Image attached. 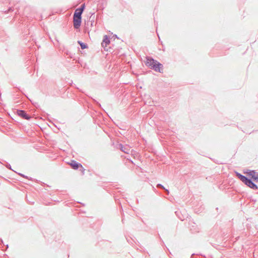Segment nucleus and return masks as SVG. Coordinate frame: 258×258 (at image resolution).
<instances>
[{
	"mask_svg": "<svg viewBox=\"0 0 258 258\" xmlns=\"http://www.w3.org/2000/svg\"><path fill=\"white\" fill-rule=\"evenodd\" d=\"M146 64L156 72L162 73L163 71L162 64L152 58H147Z\"/></svg>",
	"mask_w": 258,
	"mask_h": 258,
	"instance_id": "nucleus-1",
	"label": "nucleus"
},
{
	"mask_svg": "<svg viewBox=\"0 0 258 258\" xmlns=\"http://www.w3.org/2000/svg\"><path fill=\"white\" fill-rule=\"evenodd\" d=\"M236 174L238 177L246 185H247L248 186L252 189L257 188V186L254 183H253L250 179H248L247 177L240 174L239 173L236 172Z\"/></svg>",
	"mask_w": 258,
	"mask_h": 258,
	"instance_id": "nucleus-2",
	"label": "nucleus"
},
{
	"mask_svg": "<svg viewBox=\"0 0 258 258\" xmlns=\"http://www.w3.org/2000/svg\"><path fill=\"white\" fill-rule=\"evenodd\" d=\"M244 173L250 177L254 181L258 182V172L254 170L247 169L244 171Z\"/></svg>",
	"mask_w": 258,
	"mask_h": 258,
	"instance_id": "nucleus-3",
	"label": "nucleus"
},
{
	"mask_svg": "<svg viewBox=\"0 0 258 258\" xmlns=\"http://www.w3.org/2000/svg\"><path fill=\"white\" fill-rule=\"evenodd\" d=\"M69 164L74 169H77L80 167L82 168V172L83 173H84L85 169L82 167V165L76 161L72 160L69 163Z\"/></svg>",
	"mask_w": 258,
	"mask_h": 258,
	"instance_id": "nucleus-4",
	"label": "nucleus"
},
{
	"mask_svg": "<svg viewBox=\"0 0 258 258\" xmlns=\"http://www.w3.org/2000/svg\"><path fill=\"white\" fill-rule=\"evenodd\" d=\"M85 5L83 4L81 6V7L78 9H77L75 10V13L74 14V17L77 18H81L82 14L84 10Z\"/></svg>",
	"mask_w": 258,
	"mask_h": 258,
	"instance_id": "nucleus-5",
	"label": "nucleus"
},
{
	"mask_svg": "<svg viewBox=\"0 0 258 258\" xmlns=\"http://www.w3.org/2000/svg\"><path fill=\"white\" fill-rule=\"evenodd\" d=\"M81 24V18L73 17V24L75 28L78 29L80 27Z\"/></svg>",
	"mask_w": 258,
	"mask_h": 258,
	"instance_id": "nucleus-6",
	"label": "nucleus"
},
{
	"mask_svg": "<svg viewBox=\"0 0 258 258\" xmlns=\"http://www.w3.org/2000/svg\"><path fill=\"white\" fill-rule=\"evenodd\" d=\"M110 43V40L107 36L104 37L102 45L103 47L105 48Z\"/></svg>",
	"mask_w": 258,
	"mask_h": 258,
	"instance_id": "nucleus-7",
	"label": "nucleus"
},
{
	"mask_svg": "<svg viewBox=\"0 0 258 258\" xmlns=\"http://www.w3.org/2000/svg\"><path fill=\"white\" fill-rule=\"evenodd\" d=\"M18 114L22 117L23 118L29 119L30 118V117L28 116V115L26 113V112L23 110H18L17 111Z\"/></svg>",
	"mask_w": 258,
	"mask_h": 258,
	"instance_id": "nucleus-8",
	"label": "nucleus"
},
{
	"mask_svg": "<svg viewBox=\"0 0 258 258\" xmlns=\"http://www.w3.org/2000/svg\"><path fill=\"white\" fill-rule=\"evenodd\" d=\"M78 43L80 44L82 49H83L87 48V46L85 44L82 43L80 41H78Z\"/></svg>",
	"mask_w": 258,
	"mask_h": 258,
	"instance_id": "nucleus-9",
	"label": "nucleus"
},
{
	"mask_svg": "<svg viewBox=\"0 0 258 258\" xmlns=\"http://www.w3.org/2000/svg\"><path fill=\"white\" fill-rule=\"evenodd\" d=\"M122 150L126 153H128L129 150H127V151H124L123 149H122Z\"/></svg>",
	"mask_w": 258,
	"mask_h": 258,
	"instance_id": "nucleus-10",
	"label": "nucleus"
}]
</instances>
